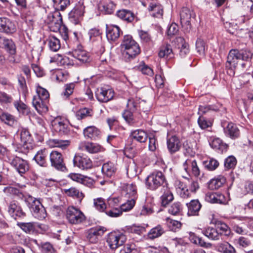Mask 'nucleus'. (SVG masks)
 Returning <instances> with one entry per match:
<instances>
[{"instance_id":"nucleus-19","label":"nucleus","mask_w":253,"mask_h":253,"mask_svg":"<svg viewBox=\"0 0 253 253\" xmlns=\"http://www.w3.org/2000/svg\"><path fill=\"white\" fill-rule=\"evenodd\" d=\"M16 31V25L10 20L5 17L0 18V32L11 34Z\"/></svg>"},{"instance_id":"nucleus-34","label":"nucleus","mask_w":253,"mask_h":253,"mask_svg":"<svg viewBox=\"0 0 253 253\" xmlns=\"http://www.w3.org/2000/svg\"><path fill=\"white\" fill-rule=\"evenodd\" d=\"M186 205L188 209V214L189 215H198V213L201 208V205L198 200H191L190 203Z\"/></svg>"},{"instance_id":"nucleus-2","label":"nucleus","mask_w":253,"mask_h":253,"mask_svg":"<svg viewBox=\"0 0 253 253\" xmlns=\"http://www.w3.org/2000/svg\"><path fill=\"white\" fill-rule=\"evenodd\" d=\"M146 188L150 190L154 191L158 188L168 185L164 174L161 171H154L150 173L145 179Z\"/></svg>"},{"instance_id":"nucleus-18","label":"nucleus","mask_w":253,"mask_h":253,"mask_svg":"<svg viewBox=\"0 0 253 253\" xmlns=\"http://www.w3.org/2000/svg\"><path fill=\"white\" fill-rule=\"evenodd\" d=\"M114 93L111 88L105 87L98 89L96 92V96L98 100L101 102H107L113 99Z\"/></svg>"},{"instance_id":"nucleus-13","label":"nucleus","mask_w":253,"mask_h":253,"mask_svg":"<svg viewBox=\"0 0 253 253\" xmlns=\"http://www.w3.org/2000/svg\"><path fill=\"white\" fill-rule=\"evenodd\" d=\"M183 167L185 171L189 175L195 177L200 175V170L197 165L196 160L190 159H187L183 163Z\"/></svg>"},{"instance_id":"nucleus-17","label":"nucleus","mask_w":253,"mask_h":253,"mask_svg":"<svg viewBox=\"0 0 253 253\" xmlns=\"http://www.w3.org/2000/svg\"><path fill=\"white\" fill-rule=\"evenodd\" d=\"M105 231L104 228L101 227L90 229L87 232V241L92 244L97 243L99 241V238L103 235Z\"/></svg>"},{"instance_id":"nucleus-8","label":"nucleus","mask_w":253,"mask_h":253,"mask_svg":"<svg viewBox=\"0 0 253 253\" xmlns=\"http://www.w3.org/2000/svg\"><path fill=\"white\" fill-rule=\"evenodd\" d=\"M195 17L193 11L187 7H183L180 12V21L183 27L186 29L191 28V21Z\"/></svg>"},{"instance_id":"nucleus-27","label":"nucleus","mask_w":253,"mask_h":253,"mask_svg":"<svg viewBox=\"0 0 253 253\" xmlns=\"http://www.w3.org/2000/svg\"><path fill=\"white\" fill-rule=\"evenodd\" d=\"M82 150H85L89 153H96L103 151V148L98 144L92 142H86L80 147Z\"/></svg>"},{"instance_id":"nucleus-55","label":"nucleus","mask_w":253,"mask_h":253,"mask_svg":"<svg viewBox=\"0 0 253 253\" xmlns=\"http://www.w3.org/2000/svg\"><path fill=\"white\" fill-rule=\"evenodd\" d=\"M137 68L144 75H148L150 77H152L154 75L153 69L143 62L141 63L140 65L137 66Z\"/></svg>"},{"instance_id":"nucleus-15","label":"nucleus","mask_w":253,"mask_h":253,"mask_svg":"<svg viewBox=\"0 0 253 253\" xmlns=\"http://www.w3.org/2000/svg\"><path fill=\"white\" fill-rule=\"evenodd\" d=\"M53 129L60 135H67L70 131V127L66 121L60 118H56L52 122Z\"/></svg>"},{"instance_id":"nucleus-1","label":"nucleus","mask_w":253,"mask_h":253,"mask_svg":"<svg viewBox=\"0 0 253 253\" xmlns=\"http://www.w3.org/2000/svg\"><path fill=\"white\" fill-rule=\"evenodd\" d=\"M36 92L37 95L33 97V105L39 113H45L48 111L47 102L49 94L46 89L40 86H37Z\"/></svg>"},{"instance_id":"nucleus-3","label":"nucleus","mask_w":253,"mask_h":253,"mask_svg":"<svg viewBox=\"0 0 253 253\" xmlns=\"http://www.w3.org/2000/svg\"><path fill=\"white\" fill-rule=\"evenodd\" d=\"M124 54L128 58H133L140 52L138 44L133 39L130 35H125L121 45Z\"/></svg>"},{"instance_id":"nucleus-61","label":"nucleus","mask_w":253,"mask_h":253,"mask_svg":"<svg viewBox=\"0 0 253 253\" xmlns=\"http://www.w3.org/2000/svg\"><path fill=\"white\" fill-rule=\"evenodd\" d=\"M136 199H128L126 202L121 206L122 211H126L131 210L135 204Z\"/></svg>"},{"instance_id":"nucleus-63","label":"nucleus","mask_w":253,"mask_h":253,"mask_svg":"<svg viewBox=\"0 0 253 253\" xmlns=\"http://www.w3.org/2000/svg\"><path fill=\"white\" fill-rule=\"evenodd\" d=\"M127 174L129 176H134L137 175V167L136 164L134 162L130 163L126 169Z\"/></svg>"},{"instance_id":"nucleus-5","label":"nucleus","mask_w":253,"mask_h":253,"mask_svg":"<svg viewBox=\"0 0 253 253\" xmlns=\"http://www.w3.org/2000/svg\"><path fill=\"white\" fill-rule=\"evenodd\" d=\"M10 164L20 174H23L29 170V165L27 161L19 157L11 156L8 157Z\"/></svg>"},{"instance_id":"nucleus-53","label":"nucleus","mask_w":253,"mask_h":253,"mask_svg":"<svg viewBox=\"0 0 253 253\" xmlns=\"http://www.w3.org/2000/svg\"><path fill=\"white\" fill-rule=\"evenodd\" d=\"M94 208L98 211L103 212L106 209L107 207L104 200L102 198H97L93 200Z\"/></svg>"},{"instance_id":"nucleus-33","label":"nucleus","mask_w":253,"mask_h":253,"mask_svg":"<svg viewBox=\"0 0 253 253\" xmlns=\"http://www.w3.org/2000/svg\"><path fill=\"white\" fill-rule=\"evenodd\" d=\"M151 12V15L157 18L162 17L163 14V9L161 5L155 2H151L148 7Z\"/></svg>"},{"instance_id":"nucleus-59","label":"nucleus","mask_w":253,"mask_h":253,"mask_svg":"<svg viewBox=\"0 0 253 253\" xmlns=\"http://www.w3.org/2000/svg\"><path fill=\"white\" fill-rule=\"evenodd\" d=\"M182 210L181 205L179 202L173 203L168 209V212L173 215L179 214Z\"/></svg>"},{"instance_id":"nucleus-42","label":"nucleus","mask_w":253,"mask_h":253,"mask_svg":"<svg viewBox=\"0 0 253 253\" xmlns=\"http://www.w3.org/2000/svg\"><path fill=\"white\" fill-rule=\"evenodd\" d=\"M215 227L217 231L219 230L220 237L222 235L229 236L231 234V230L228 226L221 221H217L215 222Z\"/></svg>"},{"instance_id":"nucleus-26","label":"nucleus","mask_w":253,"mask_h":253,"mask_svg":"<svg viewBox=\"0 0 253 253\" xmlns=\"http://www.w3.org/2000/svg\"><path fill=\"white\" fill-rule=\"evenodd\" d=\"M225 124H223L225 133L230 137L235 139L238 138L240 135V130L237 126L232 123H229L226 126Z\"/></svg>"},{"instance_id":"nucleus-11","label":"nucleus","mask_w":253,"mask_h":253,"mask_svg":"<svg viewBox=\"0 0 253 253\" xmlns=\"http://www.w3.org/2000/svg\"><path fill=\"white\" fill-rule=\"evenodd\" d=\"M49 158L51 165L52 167L61 171H64L66 169L63 158L60 153L56 151H52L50 153Z\"/></svg>"},{"instance_id":"nucleus-60","label":"nucleus","mask_w":253,"mask_h":253,"mask_svg":"<svg viewBox=\"0 0 253 253\" xmlns=\"http://www.w3.org/2000/svg\"><path fill=\"white\" fill-rule=\"evenodd\" d=\"M90 40L92 42L101 40L100 32L99 29L92 28L88 32Z\"/></svg>"},{"instance_id":"nucleus-54","label":"nucleus","mask_w":253,"mask_h":253,"mask_svg":"<svg viewBox=\"0 0 253 253\" xmlns=\"http://www.w3.org/2000/svg\"><path fill=\"white\" fill-rule=\"evenodd\" d=\"M203 163L204 167L209 170H213L219 166L218 162L214 159H211L209 160L204 161Z\"/></svg>"},{"instance_id":"nucleus-36","label":"nucleus","mask_w":253,"mask_h":253,"mask_svg":"<svg viewBox=\"0 0 253 253\" xmlns=\"http://www.w3.org/2000/svg\"><path fill=\"white\" fill-rule=\"evenodd\" d=\"M165 233L164 229L161 225L152 228L147 234V238L154 240L161 236Z\"/></svg>"},{"instance_id":"nucleus-44","label":"nucleus","mask_w":253,"mask_h":253,"mask_svg":"<svg viewBox=\"0 0 253 253\" xmlns=\"http://www.w3.org/2000/svg\"><path fill=\"white\" fill-rule=\"evenodd\" d=\"M48 45L52 51H58L61 47L60 42L58 39L53 36H50L47 39Z\"/></svg>"},{"instance_id":"nucleus-35","label":"nucleus","mask_w":253,"mask_h":253,"mask_svg":"<svg viewBox=\"0 0 253 253\" xmlns=\"http://www.w3.org/2000/svg\"><path fill=\"white\" fill-rule=\"evenodd\" d=\"M101 170L105 175L110 177L116 173L117 168L114 163L107 162L103 165Z\"/></svg>"},{"instance_id":"nucleus-58","label":"nucleus","mask_w":253,"mask_h":253,"mask_svg":"<svg viewBox=\"0 0 253 253\" xmlns=\"http://www.w3.org/2000/svg\"><path fill=\"white\" fill-rule=\"evenodd\" d=\"M197 52L201 55H204L206 45L205 42L201 39H198L196 42Z\"/></svg>"},{"instance_id":"nucleus-16","label":"nucleus","mask_w":253,"mask_h":253,"mask_svg":"<svg viewBox=\"0 0 253 253\" xmlns=\"http://www.w3.org/2000/svg\"><path fill=\"white\" fill-rule=\"evenodd\" d=\"M7 211L15 219L17 218H23L26 216L25 212L23 211L21 206L16 201L10 202L8 206Z\"/></svg>"},{"instance_id":"nucleus-12","label":"nucleus","mask_w":253,"mask_h":253,"mask_svg":"<svg viewBox=\"0 0 253 253\" xmlns=\"http://www.w3.org/2000/svg\"><path fill=\"white\" fill-rule=\"evenodd\" d=\"M31 211L33 216L39 219H44L46 215V211L44 207L38 200H34L31 206Z\"/></svg>"},{"instance_id":"nucleus-40","label":"nucleus","mask_w":253,"mask_h":253,"mask_svg":"<svg viewBox=\"0 0 253 253\" xmlns=\"http://www.w3.org/2000/svg\"><path fill=\"white\" fill-rule=\"evenodd\" d=\"M159 56L160 58H171L173 57V53L171 46L166 44L162 46L160 48Z\"/></svg>"},{"instance_id":"nucleus-29","label":"nucleus","mask_w":253,"mask_h":253,"mask_svg":"<svg viewBox=\"0 0 253 253\" xmlns=\"http://www.w3.org/2000/svg\"><path fill=\"white\" fill-rule=\"evenodd\" d=\"M116 15L122 20L127 23L132 22L135 18V14L130 10L123 9L117 12Z\"/></svg>"},{"instance_id":"nucleus-57","label":"nucleus","mask_w":253,"mask_h":253,"mask_svg":"<svg viewBox=\"0 0 253 253\" xmlns=\"http://www.w3.org/2000/svg\"><path fill=\"white\" fill-rule=\"evenodd\" d=\"M62 18H57V20H55L54 21L50 23L48 25V28L51 31L54 32H57L60 30V27L62 25Z\"/></svg>"},{"instance_id":"nucleus-56","label":"nucleus","mask_w":253,"mask_h":253,"mask_svg":"<svg viewBox=\"0 0 253 253\" xmlns=\"http://www.w3.org/2000/svg\"><path fill=\"white\" fill-rule=\"evenodd\" d=\"M134 112V111L126 109L123 114V117L125 121L130 125H132L135 123V121L133 115Z\"/></svg>"},{"instance_id":"nucleus-32","label":"nucleus","mask_w":253,"mask_h":253,"mask_svg":"<svg viewBox=\"0 0 253 253\" xmlns=\"http://www.w3.org/2000/svg\"><path fill=\"white\" fill-rule=\"evenodd\" d=\"M70 141L68 140H60L57 139H49L47 141V144L50 148L58 147L65 149L69 146Z\"/></svg>"},{"instance_id":"nucleus-38","label":"nucleus","mask_w":253,"mask_h":253,"mask_svg":"<svg viewBox=\"0 0 253 253\" xmlns=\"http://www.w3.org/2000/svg\"><path fill=\"white\" fill-rule=\"evenodd\" d=\"M176 42L179 44V54L181 57H184L189 52V44L186 42L185 40L182 37L176 39Z\"/></svg>"},{"instance_id":"nucleus-51","label":"nucleus","mask_w":253,"mask_h":253,"mask_svg":"<svg viewBox=\"0 0 253 253\" xmlns=\"http://www.w3.org/2000/svg\"><path fill=\"white\" fill-rule=\"evenodd\" d=\"M102 7L107 14H111L113 13L115 7V4L110 0H104L102 2Z\"/></svg>"},{"instance_id":"nucleus-41","label":"nucleus","mask_w":253,"mask_h":253,"mask_svg":"<svg viewBox=\"0 0 253 253\" xmlns=\"http://www.w3.org/2000/svg\"><path fill=\"white\" fill-rule=\"evenodd\" d=\"M163 190L164 191V193L161 196L162 205L163 206H166L169 202L173 200V196L172 193L168 188L167 185L164 186Z\"/></svg>"},{"instance_id":"nucleus-6","label":"nucleus","mask_w":253,"mask_h":253,"mask_svg":"<svg viewBox=\"0 0 253 253\" xmlns=\"http://www.w3.org/2000/svg\"><path fill=\"white\" fill-rule=\"evenodd\" d=\"M66 217L71 224H79L85 220L84 213L74 207H69L66 211Z\"/></svg>"},{"instance_id":"nucleus-9","label":"nucleus","mask_w":253,"mask_h":253,"mask_svg":"<svg viewBox=\"0 0 253 253\" xmlns=\"http://www.w3.org/2000/svg\"><path fill=\"white\" fill-rule=\"evenodd\" d=\"M74 167H77L83 170L90 169L93 164L91 160L87 156L76 154L73 160Z\"/></svg>"},{"instance_id":"nucleus-22","label":"nucleus","mask_w":253,"mask_h":253,"mask_svg":"<svg viewBox=\"0 0 253 253\" xmlns=\"http://www.w3.org/2000/svg\"><path fill=\"white\" fill-rule=\"evenodd\" d=\"M121 29L119 26L115 25L106 26V37L110 41H115L120 37Z\"/></svg>"},{"instance_id":"nucleus-21","label":"nucleus","mask_w":253,"mask_h":253,"mask_svg":"<svg viewBox=\"0 0 253 253\" xmlns=\"http://www.w3.org/2000/svg\"><path fill=\"white\" fill-rule=\"evenodd\" d=\"M121 188L123 194L128 199H136L137 198V189L135 185L132 183H123Z\"/></svg>"},{"instance_id":"nucleus-30","label":"nucleus","mask_w":253,"mask_h":253,"mask_svg":"<svg viewBox=\"0 0 253 253\" xmlns=\"http://www.w3.org/2000/svg\"><path fill=\"white\" fill-rule=\"evenodd\" d=\"M202 233L210 240L217 241L220 239V234L216 227H208L203 230Z\"/></svg>"},{"instance_id":"nucleus-23","label":"nucleus","mask_w":253,"mask_h":253,"mask_svg":"<svg viewBox=\"0 0 253 253\" xmlns=\"http://www.w3.org/2000/svg\"><path fill=\"white\" fill-rule=\"evenodd\" d=\"M48 155L49 152L47 149H41L37 152L34 157V159L40 166L46 167L47 165V157Z\"/></svg>"},{"instance_id":"nucleus-28","label":"nucleus","mask_w":253,"mask_h":253,"mask_svg":"<svg viewBox=\"0 0 253 253\" xmlns=\"http://www.w3.org/2000/svg\"><path fill=\"white\" fill-rule=\"evenodd\" d=\"M205 199L211 203L222 204L224 201V196L220 193L208 192L205 195Z\"/></svg>"},{"instance_id":"nucleus-48","label":"nucleus","mask_w":253,"mask_h":253,"mask_svg":"<svg viewBox=\"0 0 253 253\" xmlns=\"http://www.w3.org/2000/svg\"><path fill=\"white\" fill-rule=\"evenodd\" d=\"M65 193L69 196L78 199L80 202L84 198V195L82 192L78 189L72 187L68 189H65Z\"/></svg>"},{"instance_id":"nucleus-20","label":"nucleus","mask_w":253,"mask_h":253,"mask_svg":"<svg viewBox=\"0 0 253 253\" xmlns=\"http://www.w3.org/2000/svg\"><path fill=\"white\" fill-rule=\"evenodd\" d=\"M0 47L4 49L11 55H14L16 52V46L13 40L3 36L0 38Z\"/></svg>"},{"instance_id":"nucleus-14","label":"nucleus","mask_w":253,"mask_h":253,"mask_svg":"<svg viewBox=\"0 0 253 253\" xmlns=\"http://www.w3.org/2000/svg\"><path fill=\"white\" fill-rule=\"evenodd\" d=\"M84 12V6L79 3L69 13L70 20L75 24H79L83 19Z\"/></svg>"},{"instance_id":"nucleus-64","label":"nucleus","mask_w":253,"mask_h":253,"mask_svg":"<svg viewBox=\"0 0 253 253\" xmlns=\"http://www.w3.org/2000/svg\"><path fill=\"white\" fill-rule=\"evenodd\" d=\"M200 127L202 129H205L210 127L212 125L211 121L208 120L203 116H200L198 120Z\"/></svg>"},{"instance_id":"nucleus-10","label":"nucleus","mask_w":253,"mask_h":253,"mask_svg":"<svg viewBox=\"0 0 253 253\" xmlns=\"http://www.w3.org/2000/svg\"><path fill=\"white\" fill-rule=\"evenodd\" d=\"M243 55L237 49H231L227 57L226 67L231 71H233L236 67L238 61L242 60Z\"/></svg>"},{"instance_id":"nucleus-47","label":"nucleus","mask_w":253,"mask_h":253,"mask_svg":"<svg viewBox=\"0 0 253 253\" xmlns=\"http://www.w3.org/2000/svg\"><path fill=\"white\" fill-rule=\"evenodd\" d=\"M217 250L221 253H235L234 248L227 242L219 243L217 245Z\"/></svg>"},{"instance_id":"nucleus-50","label":"nucleus","mask_w":253,"mask_h":253,"mask_svg":"<svg viewBox=\"0 0 253 253\" xmlns=\"http://www.w3.org/2000/svg\"><path fill=\"white\" fill-rule=\"evenodd\" d=\"M17 224L22 230L27 233H33L36 228V224L34 222H18Z\"/></svg>"},{"instance_id":"nucleus-4","label":"nucleus","mask_w":253,"mask_h":253,"mask_svg":"<svg viewBox=\"0 0 253 253\" xmlns=\"http://www.w3.org/2000/svg\"><path fill=\"white\" fill-rule=\"evenodd\" d=\"M126 240V236L123 233L119 232H112L108 234L107 243L110 249L115 250L122 246Z\"/></svg>"},{"instance_id":"nucleus-43","label":"nucleus","mask_w":253,"mask_h":253,"mask_svg":"<svg viewBox=\"0 0 253 253\" xmlns=\"http://www.w3.org/2000/svg\"><path fill=\"white\" fill-rule=\"evenodd\" d=\"M225 181L226 179L223 176H218L210 180L209 186L211 189H217L221 187L225 183Z\"/></svg>"},{"instance_id":"nucleus-37","label":"nucleus","mask_w":253,"mask_h":253,"mask_svg":"<svg viewBox=\"0 0 253 253\" xmlns=\"http://www.w3.org/2000/svg\"><path fill=\"white\" fill-rule=\"evenodd\" d=\"M176 189L177 193L181 198L186 199L189 197L190 192L184 183L181 181L176 182Z\"/></svg>"},{"instance_id":"nucleus-62","label":"nucleus","mask_w":253,"mask_h":253,"mask_svg":"<svg viewBox=\"0 0 253 253\" xmlns=\"http://www.w3.org/2000/svg\"><path fill=\"white\" fill-rule=\"evenodd\" d=\"M90 113V110L86 108H84L76 112V117L78 120H82L87 116H91Z\"/></svg>"},{"instance_id":"nucleus-7","label":"nucleus","mask_w":253,"mask_h":253,"mask_svg":"<svg viewBox=\"0 0 253 253\" xmlns=\"http://www.w3.org/2000/svg\"><path fill=\"white\" fill-rule=\"evenodd\" d=\"M20 137V145L21 150L25 153H27L30 149L32 148V137L29 130L25 128H22L19 130Z\"/></svg>"},{"instance_id":"nucleus-49","label":"nucleus","mask_w":253,"mask_h":253,"mask_svg":"<svg viewBox=\"0 0 253 253\" xmlns=\"http://www.w3.org/2000/svg\"><path fill=\"white\" fill-rule=\"evenodd\" d=\"M0 121L10 126H14L17 123L14 117L7 113H2L0 115Z\"/></svg>"},{"instance_id":"nucleus-31","label":"nucleus","mask_w":253,"mask_h":253,"mask_svg":"<svg viewBox=\"0 0 253 253\" xmlns=\"http://www.w3.org/2000/svg\"><path fill=\"white\" fill-rule=\"evenodd\" d=\"M84 134L85 138L96 139L100 135V131L94 126H89L84 130Z\"/></svg>"},{"instance_id":"nucleus-46","label":"nucleus","mask_w":253,"mask_h":253,"mask_svg":"<svg viewBox=\"0 0 253 253\" xmlns=\"http://www.w3.org/2000/svg\"><path fill=\"white\" fill-rule=\"evenodd\" d=\"M166 224L169 229L173 232H176L179 230L182 225L180 221L173 220L169 217H167L166 219Z\"/></svg>"},{"instance_id":"nucleus-52","label":"nucleus","mask_w":253,"mask_h":253,"mask_svg":"<svg viewBox=\"0 0 253 253\" xmlns=\"http://www.w3.org/2000/svg\"><path fill=\"white\" fill-rule=\"evenodd\" d=\"M127 229L128 232L138 235L142 234L146 231L145 227L135 224L128 227Z\"/></svg>"},{"instance_id":"nucleus-25","label":"nucleus","mask_w":253,"mask_h":253,"mask_svg":"<svg viewBox=\"0 0 253 253\" xmlns=\"http://www.w3.org/2000/svg\"><path fill=\"white\" fill-rule=\"evenodd\" d=\"M72 56L81 63H87L90 61L89 53L80 48L74 50Z\"/></svg>"},{"instance_id":"nucleus-45","label":"nucleus","mask_w":253,"mask_h":253,"mask_svg":"<svg viewBox=\"0 0 253 253\" xmlns=\"http://www.w3.org/2000/svg\"><path fill=\"white\" fill-rule=\"evenodd\" d=\"M131 135L134 139L141 143L145 142L147 139V133L142 129L135 130Z\"/></svg>"},{"instance_id":"nucleus-39","label":"nucleus","mask_w":253,"mask_h":253,"mask_svg":"<svg viewBox=\"0 0 253 253\" xmlns=\"http://www.w3.org/2000/svg\"><path fill=\"white\" fill-rule=\"evenodd\" d=\"M210 146L213 149L223 152L227 149V146L219 138L213 137L210 142Z\"/></svg>"},{"instance_id":"nucleus-24","label":"nucleus","mask_w":253,"mask_h":253,"mask_svg":"<svg viewBox=\"0 0 253 253\" xmlns=\"http://www.w3.org/2000/svg\"><path fill=\"white\" fill-rule=\"evenodd\" d=\"M181 144L179 138L175 135L172 136L167 139V147L169 152L173 154L178 151Z\"/></svg>"}]
</instances>
